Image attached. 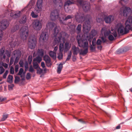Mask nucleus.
I'll return each mask as SVG.
<instances>
[{"mask_svg":"<svg viewBox=\"0 0 132 132\" xmlns=\"http://www.w3.org/2000/svg\"><path fill=\"white\" fill-rule=\"evenodd\" d=\"M8 114H4L3 116V117L1 119L2 121H4L8 117Z\"/></svg>","mask_w":132,"mask_h":132,"instance_id":"a19ab883","label":"nucleus"},{"mask_svg":"<svg viewBox=\"0 0 132 132\" xmlns=\"http://www.w3.org/2000/svg\"><path fill=\"white\" fill-rule=\"evenodd\" d=\"M128 1V0H120L119 2L121 4H122V2H124L125 3H126Z\"/></svg>","mask_w":132,"mask_h":132,"instance_id":"052dcab7","label":"nucleus"},{"mask_svg":"<svg viewBox=\"0 0 132 132\" xmlns=\"http://www.w3.org/2000/svg\"><path fill=\"white\" fill-rule=\"evenodd\" d=\"M13 87L14 85L13 84H11L8 86L9 89L10 90H12Z\"/></svg>","mask_w":132,"mask_h":132,"instance_id":"8fccbe9b","label":"nucleus"},{"mask_svg":"<svg viewBox=\"0 0 132 132\" xmlns=\"http://www.w3.org/2000/svg\"><path fill=\"white\" fill-rule=\"evenodd\" d=\"M3 36V34L2 31H0V41L2 39Z\"/></svg>","mask_w":132,"mask_h":132,"instance_id":"13d9d810","label":"nucleus"},{"mask_svg":"<svg viewBox=\"0 0 132 132\" xmlns=\"http://www.w3.org/2000/svg\"><path fill=\"white\" fill-rule=\"evenodd\" d=\"M97 22H100V21L101 20V19H100L99 18L98 19H97Z\"/></svg>","mask_w":132,"mask_h":132,"instance_id":"69168bd1","label":"nucleus"},{"mask_svg":"<svg viewBox=\"0 0 132 132\" xmlns=\"http://www.w3.org/2000/svg\"><path fill=\"white\" fill-rule=\"evenodd\" d=\"M64 50V45L63 44L60 43L59 45V52H62Z\"/></svg>","mask_w":132,"mask_h":132,"instance_id":"4c0bfd02","label":"nucleus"},{"mask_svg":"<svg viewBox=\"0 0 132 132\" xmlns=\"http://www.w3.org/2000/svg\"><path fill=\"white\" fill-rule=\"evenodd\" d=\"M36 38L34 36H31L28 40V45L29 47L32 49L35 48L36 43Z\"/></svg>","mask_w":132,"mask_h":132,"instance_id":"0eeeda50","label":"nucleus"},{"mask_svg":"<svg viewBox=\"0 0 132 132\" xmlns=\"http://www.w3.org/2000/svg\"><path fill=\"white\" fill-rule=\"evenodd\" d=\"M99 46L97 47L100 50H101L102 48V46L100 45H99Z\"/></svg>","mask_w":132,"mask_h":132,"instance_id":"0e129e2a","label":"nucleus"},{"mask_svg":"<svg viewBox=\"0 0 132 132\" xmlns=\"http://www.w3.org/2000/svg\"><path fill=\"white\" fill-rule=\"evenodd\" d=\"M18 68H19L18 67H15V71L16 72H17V71H18Z\"/></svg>","mask_w":132,"mask_h":132,"instance_id":"e2e57ef3","label":"nucleus"},{"mask_svg":"<svg viewBox=\"0 0 132 132\" xmlns=\"http://www.w3.org/2000/svg\"><path fill=\"white\" fill-rule=\"evenodd\" d=\"M20 35L21 39L24 41L26 40L28 35V27L26 26L22 27L20 30Z\"/></svg>","mask_w":132,"mask_h":132,"instance_id":"423d86ee","label":"nucleus"},{"mask_svg":"<svg viewBox=\"0 0 132 132\" xmlns=\"http://www.w3.org/2000/svg\"><path fill=\"white\" fill-rule=\"evenodd\" d=\"M101 39L102 42L103 43H104L106 42V39L104 37H101Z\"/></svg>","mask_w":132,"mask_h":132,"instance_id":"bf43d9fd","label":"nucleus"},{"mask_svg":"<svg viewBox=\"0 0 132 132\" xmlns=\"http://www.w3.org/2000/svg\"><path fill=\"white\" fill-rule=\"evenodd\" d=\"M32 26L34 29L37 31L40 30L42 27L41 22L38 20H34L32 23Z\"/></svg>","mask_w":132,"mask_h":132,"instance_id":"6e6552de","label":"nucleus"},{"mask_svg":"<svg viewBox=\"0 0 132 132\" xmlns=\"http://www.w3.org/2000/svg\"><path fill=\"white\" fill-rule=\"evenodd\" d=\"M57 58L60 60L63 57L62 52H59V53L58 54Z\"/></svg>","mask_w":132,"mask_h":132,"instance_id":"58836bf2","label":"nucleus"},{"mask_svg":"<svg viewBox=\"0 0 132 132\" xmlns=\"http://www.w3.org/2000/svg\"><path fill=\"white\" fill-rule=\"evenodd\" d=\"M9 42L10 43V45L12 48L14 47L16 44V42L15 41V40L14 39H13L10 42V40H9Z\"/></svg>","mask_w":132,"mask_h":132,"instance_id":"2f4dec72","label":"nucleus"},{"mask_svg":"<svg viewBox=\"0 0 132 132\" xmlns=\"http://www.w3.org/2000/svg\"><path fill=\"white\" fill-rule=\"evenodd\" d=\"M9 71L8 70H6L5 73L4 74L3 77L4 78H5L6 77V76L8 73Z\"/></svg>","mask_w":132,"mask_h":132,"instance_id":"3c124183","label":"nucleus"},{"mask_svg":"<svg viewBox=\"0 0 132 132\" xmlns=\"http://www.w3.org/2000/svg\"><path fill=\"white\" fill-rule=\"evenodd\" d=\"M71 46V44L69 41L65 43L64 45V52H67L70 49Z\"/></svg>","mask_w":132,"mask_h":132,"instance_id":"a211bd4d","label":"nucleus"},{"mask_svg":"<svg viewBox=\"0 0 132 132\" xmlns=\"http://www.w3.org/2000/svg\"><path fill=\"white\" fill-rule=\"evenodd\" d=\"M10 72L11 74H13L14 73V68L13 67H11L10 68Z\"/></svg>","mask_w":132,"mask_h":132,"instance_id":"6e6d98bb","label":"nucleus"},{"mask_svg":"<svg viewBox=\"0 0 132 132\" xmlns=\"http://www.w3.org/2000/svg\"><path fill=\"white\" fill-rule=\"evenodd\" d=\"M77 5L79 7L82 6L85 11L89 10L90 9V3L87 2H83L82 0H77Z\"/></svg>","mask_w":132,"mask_h":132,"instance_id":"39448f33","label":"nucleus"},{"mask_svg":"<svg viewBox=\"0 0 132 132\" xmlns=\"http://www.w3.org/2000/svg\"><path fill=\"white\" fill-rule=\"evenodd\" d=\"M14 61V59L13 57H12L11 58L9 65H11L13 63Z\"/></svg>","mask_w":132,"mask_h":132,"instance_id":"864d4df0","label":"nucleus"},{"mask_svg":"<svg viewBox=\"0 0 132 132\" xmlns=\"http://www.w3.org/2000/svg\"><path fill=\"white\" fill-rule=\"evenodd\" d=\"M36 67L35 68L37 70V73L41 75H44L46 72L47 70L45 67H41V68H40L39 67Z\"/></svg>","mask_w":132,"mask_h":132,"instance_id":"f8f14e48","label":"nucleus"},{"mask_svg":"<svg viewBox=\"0 0 132 132\" xmlns=\"http://www.w3.org/2000/svg\"><path fill=\"white\" fill-rule=\"evenodd\" d=\"M32 60V57L31 55H30L28 58V61L29 62V64L30 65L31 63Z\"/></svg>","mask_w":132,"mask_h":132,"instance_id":"ea45409f","label":"nucleus"},{"mask_svg":"<svg viewBox=\"0 0 132 132\" xmlns=\"http://www.w3.org/2000/svg\"><path fill=\"white\" fill-rule=\"evenodd\" d=\"M62 68V67H57V72L58 74L61 73V71Z\"/></svg>","mask_w":132,"mask_h":132,"instance_id":"79ce46f5","label":"nucleus"},{"mask_svg":"<svg viewBox=\"0 0 132 132\" xmlns=\"http://www.w3.org/2000/svg\"><path fill=\"white\" fill-rule=\"evenodd\" d=\"M89 17V15H87L85 18L83 14L80 13H77L75 15L76 20L79 23H82L86 20V21L84 23L83 26V31L84 33V35L85 37H84V36H81L80 35L78 34L76 38L79 46L83 48L88 47V37L87 38V36L86 35V33L87 34L91 28L90 21L89 19H88Z\"/></svg>","mask_w":132,"mask_h":132,"instance_id":"f257e3e1","label":"nucleus"},{"mask_svg":"<svg viewBox=\"0 0 132 132\" xmlns=\"http://www.w3.org/2000/svg\"><path fill=\"white\" fill-rule=\"evenodd\" d=\"M35 68H36V67H30V68L29 70V71L31 72H34V69L35 68Z\"/></svg>","mask_w":132,"mask_h":132,"instance_id":"a18cd8bd","label":"nucleus"},{"mask_svg":"<svg viewBox=\"0 0 132 132\" xmlns=\"http://www.w3.org/2000/svg\"><path fill=\"white\" fill-rule=\"evenodd\" d=\"M59 15V11L57 10H54L52 11L50 14V18L52 20H55L57 19Z\"/></svg>","mask_w":132,"mask_h":132,"instance_id":"ddd939ff","label":"nucleus"},{"mask_svg":"<svg viewBox=\"0 0 132 132\" xmlns=\"http://www.w3.org/2000/svg\"><path fill=\"white\" fill-rule=\"evenodd\" d=\"M4 70H5L3 67H0V74H2Z\"/></svg>","mask_w":132,"mask_h":132,"instance_id":"de8ad7c7","label":"nucleus"},{"mask_svg":"<svg viewBox=\"0 0 132 132\" xmlns=\"http://www.w3.org/2000/svg\"><path fill=\"white\" fill-rule=\"evenodd\" d=\"M13 54L16 59L14 62V64H16L18 62L20 56L21 55V52L20 50H15L14 51Z\"/></svg>","mask_w":132,"mask_h":132,"instance_id":"f3484780","label":"nucleus"},{"mask_svg":"<svg viewBox=\"0 0 132 132\" xmlns=\"http://www.w3.org/2000/svg\"><path fill=\"white\" fill-rule=\"evenodd\" d=\"M56 25L53 22H48L46 24L47 27L48 28H52L54 27Z\"/></svg>","mask_w":132,"mask_h":132,"instance_id":"cd10ccee","label":"nucleus"},{"mask_svg":"<svg viewBox=\"0 0 132 132\" xmlns=\"http://www.w3.org/2000/svg\"><path fill=\"white\" fill-rule=\"evenodd\" d=\"M19 28V26L18 25H16L15 26L13 27L11 30V32L12 33H13L16 30H18Z\"/></svg>","mask_w":132,"mask_h":132,"instance_id":"c9c22d12","label":"nucleus"},{"mask_svg":"<svg viewBox=\"0 0 132 132\" xmlns=\"http://www.w3.org/2000/svg\"><path fill=\"white\" fill-rule=\"evenodd\" d=\"M73 18V16L72 15H69L64 18V16L62 15L61 17H60L59 18V20L60 23H63V22L64 21L67 20L68 19H71Z\"/></svg>","mask_w":132,"mask_h":132,"instance_id":"6ab92c4d","label":"nucleus"},{"mask_svg":"<svg viewBox=\"0 0 132 132\" xmlns=\"http://www.w3.org/2000/svg\"><path fill=\"white\" fill-rule=\"evenodd\" d=\"M60 30V28L59 26H56L54 30V35L55 37H56L54 40L53 44L54 45L58 44L62 41L63 42L65 40V38L68 37V35L66 32L62 31L59 33Z\"/></svg>","mask_w":132,"mask_h":132,"instance_id":"f03ea898","label":"nucleus"},{"mask_svg":"<svg viewBox=\"0 0 132 132\" xmlns=\"http://www.w3.org/2000/svg\"><path fill=\"white\" fill-rule=\"evenodd\" d=\"M132 23V19H128L126 22L125 27L129 31L131 28Z\"/></svg>","mask_w":132,"mask_h":132,"instance_id":"aec40b11","label":"nucleus"},{"mask_svg":"<svg viewBox=\"0 0 132 132\" xmlns=\"http://www.w3.org/2000/svg\"><path fill=\"white\" fill-rule=\"evenodd\" d=\"M4 48H2L0 51V58L1 59L3 58L5 59L6 57V55L4 54Z\"/></svg>","mask_w":132,"mask_h":132,"instance_id":"b1692460","label":"nucleus"},{"mask_svg":"<svg viewBox=\"0 0 132 132\" xmlns=\"http://www.w3.org/2000/svg\"><path fill=\"white\" fill-rule=\"evenodd\" d=\"M97 32L96 31L94 30H92L91 34H89L88 32L87 33V34L86 33V35L87 36V38L88 37V41L89 42H90L93 37L95 36Z\"/></svg>","mask_w":132,"mask_h":132,"instance_id":"dca6fc26","label":"nucleus"},{"mask_svg":"<svg viewBox=\"0 0 132 132\" xmlns=\"http://www.w3.org/2000/svg\"><path fill=\"white\" fill-rule=\"evenodd\" d=\"M72 50H73V53L74 55H77L80 51L78 47H76L73 46L72 47Z\"/></svg>","mask_w":132,"mask_h":132,"instance_id":"393cba45","label":"nucleus"},{"mask_svg":"<svg viewBox=\"0 0 132 132\" xmlns=\"http://www.w3.org/2000/svg\"><path fill=\"white\" fill-rule=\"evenodd\" d=\"M9 23L8 21L3 20L0 23V30L1 31L5 29L8 26Z\"/></svg>","mask_w":132,"mask_h":132,"instance_id":"9b49d317","label":"nucleus"},{"mask_svg":"<svg viewBox=\"0 0 132 132\" xmlns=\"http://www.w3.org/2000/svg\"><path fill=\"white\" fill-rule=\"evenodd\" d=\"M114 19L113 16L110 15L105 18V20L106 23H110Z\"/></svg>","mask_w":132,"mask_h":132,"instance_id":"4be33fe9","label":"nucleus"},{"mask_svg":"<svg viewBox=\"0 0 132 132\" xmlns=\"http://www.w3.org/2000/svg\"><path fill=\"white\" fill-rule=\"evenodd\" d=\"M96 39L95 38H94L92 41V44L93 46H95L96 45Z\"/></svg>","mask_w":132,"mask_h":132,"instance_id":"5fc2aeb1","label":"nucleus"},{"mask_svg":"<svg viewBox=\"0 0 132 132\" xmlns=\"http://www.w3.org/2000/svg\"><path fill=\"white\" fill-rule=\"evenodd\" d=\"M38 13L34 11H32L31 14V15L34 18H36L38 17Z\"/></svg>","mask_w":132,"mask_h":132,"instance_id":"72a5a7b5","label":"nucleus"},{"mask_svg":"<svg viewBox=\"0 0 132 132\" xmlns=\"http://www.w3.org/2000/svg\"><path fill=\"white\" fill-rule=\"evenodd\" d=\"M58 47L57 46L55 47L54 49V51H56L58 49Z\"/></svg>","mask_w":132,"mask_h":132,"instance_id":"338daca9","label":"nucleus"},{"mask_svg":"<svg viewBox=\"0 0 132 132\" xmlns=\"http://www.w3.org/2000/svg\"><path fill=\"white\" fill-rule=\"evenodd\" d=\"M5 54H6L8 57L10 56V52L8 51H6L5 53Z\"/></svg>","mask_w":132,"mask_h":132,"instance_id":"4d7b16f0","label":"nucleus"},{"mask_svg":"<svg viewBox=\"0 0 132 132\" xmlns=\"http://www.w3.org/2000/svg\"><path fill=\"white\" fill-rule=\"evenodd\" d=\"M78 121L81 122V123H85V122L83 120H82V119H79L78 120Z\"/></svg>","mask_w":132,"mask_h":132,"instance_id":"680f3d73","label":"nucleus"},{"mask_svg":"<svg viewBox=\"0 0 132 132\" xmlns=\"http://www.w3.org/2000/svg\"><path fill=\"white\" fill-rule=\"evenodd\" d=\"M44 60L45 61L47 66H49L51 65L50 59L48 55H45L44 57Z\"/></svg>","mask_w":132,"mask_h":132,"instance_id":"412c9836","label":"nucleus"},{"mask_svg":"<svg viewBox=\"0 0 132 132\" xmlns=\"http://www.w3.org/2000/svg\"><path fill=\"white\" fill-rule=\"evenodd\" d=\"M81 24H79L78 25L76 28V32L78 34L80 33L81 31Z\"/></svg>","mask_w":132,"mask_h":132,"instance_id":"f704fd0d","label":"nucleus"},{"mask_svg":"<svg viewBox=\"0 0 132 132\" xmlns=\"http://www.w3.org/2000/svg\"><path fill=\"white\" fill-rule=\"evenodd\" d=\"M43 3V0H38L36 3L37 7H36L34 10V11L38 13L42 10Z\"/></svg>","mask_w":132,"mask_h":132,"instance_id":"4468645a","label":"nucleus"},{"mask_svg":"<svg viewBox=\"0 0 132 132\" xmlns=\"http://www.w3.org/2000/svg\"><path fill=\"white\" fill-rule=\"evenodd\" d=\"M21 15V12L20 11H18L17 12L14 14L13 15L12 14V13H11L10 14V16H13L14 18H17L19 17Z\"/></svg>","mask_w":132,"mask_h":132,"instance_id":"7c9ffc66","label":"nucleus"},{"mask_svg":"<svg viewBox=\"0 0 132 132\" xmlns=\"http://www.w3.org/2000/svg\"><path fill=\"white\" fill-rule=\"evenodd\" d=\"M19 64L20 66H23L24 64V66H28V63L26 61H25L23 60H21L19 62Z\"/></svg>","mask_w":132,"mask_h":132,"instance_id":"a878e982","label":"nucleus"},{"mask_svg":"<svg viewBox=\"0 0 132 132\" xmlns=\"http://www.w3.org/2000/svg\"><path fill=\"white\" fill-rule=\"evenodd\" d=\"M130 10L131 9L129 7L123 5L122 7L120 9V13L121 14L123 13V15L126 17L128 13L130 12Z\"/></svg>","mask_w":132,"mask_h":132,"instance_id":"9d476101","label":"nucleus"},{"mask_svg":"<svg viewBox=\"0 0 132 132\" xmlns=\"http://www.w3.org/2000/svg\"><path fill=\"white\" fill-rule=\"evenodd\" d=\"M25 73L23 72V69L22 68H20L18 74L20 76L22 80L24 79Z\"/></svg>","mask_w":132,"mask_h":132,"instance_id":"5701e85b","label":"nucleus"},{"mask_svg":"<svg viewBox=\"0 0 132 132\" xmlns=\"http://www.w3.org/2000/svg\"><path fill=\"white\" fill-rule=\"evenodd\" d=\"M44 50L43 49L38 50L36 53L37 57L34 58L33 60V66H39V64L42 60V57L44 54ZM36 52H34L33 54L34 56H36Z\"/></svg>","mask_w":132,"mask_h":132,"instance_id":"20e7f679","label":"nucleus"},{"mask_svg":"<svg viewBox=\"0 0 132 132\" xmlns=\"http://www.w3.org/2000/svg\"><path fill=\"white\" fill-rule=\"evenodd\" d=\"M31 74L29 73H27V75L26 76V78L28 79H29L31 78Z\"/></svg>","mask_w":132,"mask_h":132,"instance_id":"49530a36","label":"nucleus"},{"mask_svg":"<svg viewBox=\"0 0 132 132\" xmlns=\"http://www.w3.org/2000/svg\"><path fill=\"white\" fill-rule=\"evenodd\" d=\"M53 2L56 4L59 5L60 7L62 5L61 0H54Z\"/></svg>","mask_w":132,"mask_h":132,"instance_id":"c756f323","label":"nucleus"},{"mask_svg":"<svg viewBox=\"0 0 132 132\" xmlns=\"http://www.w3.org/2000/svg\"><path fill=\"white\" fill-rule=\"evenodd\" d=\"M33 7V5L31 2H30L28 5L27 6V8H28L29 9H30Z\"/></svg>","mask_w":132,"mask_h":132,"instance_id":"37998d69","label":"nucleus"},{"mask_svg":"<svg viewBox=\"0 0 132 132\" xmlns=\"http://www.w3.org/2000/svg\"><path fill=\"white\" fill-rule=\"evenodd\" d=\"M41 66H45V63L43 62H42L41 63Z\"/></svg>","mask_w":132,"mask_h":132,"instance_id":"774afa93","label":"nucleus"},{"mask_svg":"<svg viewBox=\"0 0 132 132\" xmlns=\"http://www.w3.org/2000/svg\"><path fill=\"white\" fill-rule=\"evenodd\" d=\"M102 42L100 39H97L96 41V44L97 45H100L102 43Z\"/></svg>","mask_w":132,"mask_h":132,"instance_id":"c03bdc74","label":"nucleus"},{"mask_svg":"<svg viewBox=\"0 0 132 132\" xmlns=\"http://www.w3.org/2000/svg\"><path fill=\"white\" fill-rule=\"evenodd\" d=\"M101 32L102 33L104 32V34L105 36H106L109 35L108 38L110 40L112 41L114 40V37L113 36L111 35H110V33L113 34L112 33H113V32H111L110 31V30L105 31V28H102Z\"/></svg>","mask_w":132,"mask_h":132,"instance_id":"2eb2a0df","label":"nucleus"},{"mask_svg":"<svg viewBox=\"0 0 132 132\" xmlns=\"http://www.w3.org/2000/svg\"><path fill=\"white\" fill-rule=\"evenodd\" d=\"M20 80L19 78L17 77L16 76L15 77V83H17Z\"/></svg>","mask_w":132,"mask_h":132,"instance_id":"09e8293b","label":"nucleus"},{"mask_svg":"<svg viewBox=\"0 0 132 132\" xmlns=\"http://www.w3.org/2000/svg\"><path fill=\"white\" fill-rule=\"evenodd\" d=\"M48 36L47 32L46 31H43L42 32L39 39V42L41 43H43L47 40Z\"/></svg>","mask_w":132,"mask_h":132,"instance_id":"1a4fd4ad","label":"nucleus"},{"mask_svg":"<svg viewBox=\"0 0 132 132\" xmlns=\"http://www.w3.org/2000/svg\"><path fill=\"white\" fill-rule=\"evenodd\" d=\"M27 21V17L25 15H24L20 20L19 22L21 23H24Z\"/></svg>","mask_w":132,"mask_h":132,"instance_id":"c85d7f7f","label":"nucleus"},{"mask_svg":"<svg viewBox=\"0 0 132 132\" xmlns=\"http://www.w3.org/2000/svg\"><path fill=\"white\" fill-rule=\"evenodd\" d=\"M90 50L92 51L94 50H95V46H93L91 45L90 46Z\"/></svg>","mask_w":132,"mask_h":132,"instance_id":"603ef678","label":"nucleus"},{"mask_svg":"<svg viewBox=\"0 0 132 132\" xmlns=\"http://www.w3.org/2000/svg\"><path fill=\"white\" fill-rule=\"evenodd\" d=\"M49 54L50 56L53 59H56V54L55 53L52 51H51L49 53Z\"/></svg>","mask_w":132,"mask_h":132,"instance_id":"473e14b6","label":"nucleus"},{"mask_svg":"<svg viewBox=\"0 0 132 132\" xmlns=\"http://www.w3.org/2000/svg\"><path fill=\"white\" fill-rule=\"evenodd\" d=\"M13 77L12 76L9 75V76L7 79V81L10 83H12V79Z\"/></svg>","mask_w":132,"mask_h":132,"instance_id":"e433bc0d","label":"nucleus"},{"mask_svg":"<svg viewBox=\"0 0 132 132\" xmlns=\"http://www.w3.org/2000/svg\"><path fill=\"white\" fill-rule=\"evenodd\" d=\"M88 47H85L84 48V50H82L80 52V54L82 55H86L88 52Z\"/></svg>","mask_w":132,"mask_h":132,"instance_id":"bb28decb","label":"nucleus"},{"mask_svg":"<svg viewBox=\"0 0 132 132\" xmlns=\"http://www.w3.org/2000/svg\"><path fill=\"white\" fill-rule=\"evenodd\" d=\"M111 31H113V33H112L115 37L117 36L116 31L118 34H120L122 35L126 34L129 32L128 30L121 23H119L116 25L114 30L112 28Z\"/></svg>","mask_w":132,"mask_h":132,"instance_id":"7ed1b4c3","label":"nucleus"}]
</instances>
